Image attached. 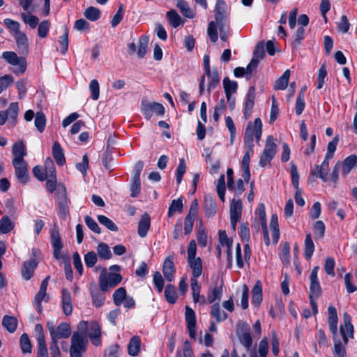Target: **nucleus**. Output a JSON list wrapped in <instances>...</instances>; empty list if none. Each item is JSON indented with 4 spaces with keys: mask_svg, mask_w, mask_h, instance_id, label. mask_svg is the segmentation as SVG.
<instances>
[{
    "mask_svg": "<svg viewBox=\"0 0 357 357\" xmlns=\"http://www.w3.org/2000/svg\"><path fill=\"white\" fill-rule=\"evenodd\" d=\"M226 7V3L223 0H217L215 7V19L220 31V39L223 41L227 40L229 31Z\"/></svg>",
    "mask_w": 357,
    "mask_h": 357,
    "instance_id": "f257e3e1",
    "label": "nucleus"
},
{
    "mask_svg": "<svg viewBox=\"0 0 357 357\" xmlns=\"http://www.w3.org/2000/svg\"><path fill=\"white\" fill-rule=\"evenodd\" d=\"M262 135V122L259 118L255 119L254 123L249 122L244 133L245 146L253 147L254 137L259 144Z\"/></svg>",
    "mask_w": 357,
    "mask_h": 357,
    "instance_id": "f03ea898",
    "label": "nucleus"
},
{
    "mask_svg": "<svg viewBox=\"0 0 357 357\" xmlns=\"http://www.w3.org/2000/svg\"><path fill=\"white\" fill-rule=\"evenodd\" d=\"M88 344L87 336L78 332H74L71 337L69 349L70 357H82Z\"/></svg>",
    "mask_w": 357,
    "mask_h": 357,
    "instance_id": "7ed1b4c3",
    "label": "nucleus"
},
{
    "mask_svg": "<svg viewBox=\"0 0 357 357\" xmlns=\"http://www.w3.org/2000/svg\"><path fill=\"white\" fill-rule=\"evenodd\" d=\"M277 147L274 137L272 135H268L266 139L265 146L260 155L259 161L260 167H265L271 164L277 153Z\"/></svg>",
    "mask_w": 357,
    "mask_h": 357,
    "instance_id": "20e7f679",
    "label": "nucleus"
},
{
    "mask_svg": "<svg viewBox=\"0 0 357 357\" xmlns=\"http://www.w3.org/2000/svg\"><path fill=\"white\" fill-rule=\"evenodd\" d=\"M141 109L144 117L150 119L153 114L158 116H163L165 114L164 106L158 102H149L146 99H143L141 102Z\"/></svg>",
    "mask_w": 357,
    "mask_h": 357,
    "instance_id": "39448f33",
    "label": "nucleus"
},
{
    "mask_svg": "<svg viewBox=\"0 0 357 357\" xmlns=\"http://www.w3.org/2000/svg\"><path fill=\"white\" fill-rule=\"evenodd\" d=\"M2 57L10 64L17 66L18 67L13 70L16 75L23 74L26 69V61L24 57H18L14 52H4Z\"/></svg>",
    "mask_w": 357,
    "mask_h": 357,
    "instance_id": "423d86ee",
    "label": "nucleus"
},
{
    "mask_svg": "<svg viewBox=\"0 0 357 357\" xmlns=\"http://www.w3.org/2000/svg\"><path fill=\"white\" fill-rule=\"evenodd\" d=\"M328 161L324 160L321 165H315L311 167L308 180L314 182L315 178H319L322 181L327 182L329 180L328 177Z\"/></svg>",
    "mask_w": 357,
    "mask_h": 357,
    "instance_id": "0eeeda50",
    "label": "nucleus"
},
{
    "mask_svg": "<svg viewBox=\"0 0 357 357\" xmlns=\"http://www.w3.org/2000/svg\"><path fill=\"white\" fill-rule=\"evenodd\" d=\"M122 280V276L119 273H109L107 276L100 274L99 278L100 288L102 291H107L110 288L118 285Z\"/></svg>",
    "mask_w": 357,
    "mask_h": 357,
    "instance_id": "6e6552de",
    "label": "nucleus"
},
{
    "mask_svg": "<svg viewBox=\"0 0 357 357\" xmlns=\"http://www.w3.org/2000/svg\"><path fill=\"white\" fill-rule=\"evenodd\" d=\"M15 169V174L17 180L22 184H26L29 181L28 164L25 160H13Z\"/></svg>",
    "mask_w": 357,
    "mask_h": 357,
    "instance_id": "1a4fd4ad",
    "label": "nucleus"
},
{
    "mask_svg": "<svg viewBox=\"0 0 357 357\" xmlns=\"http://www.w3.org/2000/svg\"><path fill=\"white\" fill-rule=\"evenodd\" d=\"M57 195L59 215L63 219H66L68 215V204L70 201L67 197L66 189L63 185L59 188Z\"/></svg>",
    "mask_w": 357,
    "mask_h": 357,
    "instance_id": "9d476101",
    "label": "nucleus"
},
{
    "mask_svg": "<svg viewBox=\"0 0 357 357\" xmlns=\"http://www.w3.org/2000/svg\"><path fill=\"white\" fill-rule=\"evenodd\" d=\"M237 334L240 342L248 350L252 344L249 325L245 323L239 324L238 325Z\"/></svg>",
    "mask_w": 357,
    "mask_h": 357,
    "instance_id": "9b49d317",
    "label": "nucleus"
},
{
    "mask_svg": "<svg viewBox=\"0 0 357 357\" xmlns=\"http://www.w3.org/2000/svg\"><path fill=\"white\" fill-rule=\"evenodd\" d=\"M321 290V287L319 284V280H310V305L312 310L313 314H317L318 313V306L316 302L317 298L319 296Z\"/></svg>",
    "mask_w": 357,
    "mask_h": 357,
    "instance_id": "f8f14e48",
    "label": "nucleus"
},
{
    "mask_svg": "<svg viewBox=\"0 0 357 357\" xmlns=\"http://www.w3.org/2000/svg\"><path fill=\"white\" fill-rule=\"evenodd\" d=\"M51 243L54 250V257L56 259H61V251L63 248V244L61 242L59 231L57 229H51Z\"/></svg>",
    "mask_w": 357,
    "mask_h": 357,
    "instance_id": "ddd939ff",
    "label": "nucleus"
},
{
    "mask_svg": "<svg viewBox=\"0 0 357 357\" xmlns=\"http://www.w3.org/2000/svg\"><path fill=\"white\" fill-rule=\"evenodd\" d=\"M245 152L243 157L241 166L243 169V177L246 182H248L250 177L249 164L250 157L254 153L253 147L245 146Z\"/></svg>",
    "mask_w": 357,
    "mask_h": 357,
    "instance_id": "4468645a",
    "label": "nucleus"
},
{
    "mask_svg": "<svg viewBox=\"0 0 357 357\" xmlns=\"http://www.w3.org/2000/svg\"><path fill=\"white\" fill-rule=\"evenodd\" d=\"M162 273L165 279L172 282L174 278L175 268L174 264V256H168L163 262Z\"/></svg>",
    "mask_w": 357,
    "mask_h": 357,
    "instance_id": "2eb2a0df",
    "label": "nucleus"
},
{
    "mask_svg": "<svg viewBox=\"0 0 357 357\" xmlns=\"http://www.w3.org/2000/svg\"><path fill=\"white\" fill-rule=\"evenodd\" d=\"M328 328L329 331L333 334V337H337V321L338 317L337 314L336 308L333 305H329L328 308Z\"/></svg>",
    "mask_w": 357,
    "mask_h": 357,
    "instance_id": "dca6fc26",
    "label": "nucleus"
},
{
    "mask_svg": "<svg viewBox=\"0 0 357 357\" xmlns=\"http://www.w3.org/2000/svg\"><path fill=\"white\" fill-rule=\"evenodd\" d=\"M255 98V90L254 86L249 88L246 95L245 108H244V116L245 119L250 118L251 116L252 110L254 106V101Z\"/></svg>",
    "mask_w": 357,
    "mask_h": 357,
    "instance_id": "f3484780",
    "label": "nucleus"
},
{
    "mask_svg": "<svg viewBox=\"0 0 357 357\" xmlns=\"http://www.w3.org/2000/svg\"><path fill=\"white\" fill-rule=\"evenodd\" d=\"M16 45L19 52L22 54H26L29 52V42L26 33L23 31L14 34Z\"/></svg>",
    "mask_w": 357,
    "mask_h": 357,
    "instance_id": "a211bd4d",
    "label": "nucleus"
},
{
    "mask_svg": "<svg viewBox=\"0 0 357 357\" xmlns=\"http://www.w3.org/2000/svg\"><path fill=\"white\" fill-rule=\"evenodd\" d=\"M38 265L36 259L31 258L26 261L22 268V275L24 280H29L33 276L34 270Z\"/></svg>",
    "mask_w": 357,
    "mask_h": 357,
    "instance_id": "6ab92c4d",
    "label": "nucleus"
},
{
    "mask_svg": "<svg viewBox=\"0 0 357 357\" xmlns=\"http://www.w3.org/2000/svg\"><path fill=\"white\" fill-rule=\"evenodd\" d=\"M190 268L192 270L191 278L197 280L202 274V261L200 257L188 259Z\"/></svg>",
    "mask_w": 357,
    "mask_h": 357,
    "instance_id": "aec40b11",
    "label": "nucleus"
},
{
    "mask_svg": "<svg viewBox=\"0 0 357 357\" xmlns=\"http://www.w3.org/2000/svg\"><path fill=\"white\" fill-rule=\"evenodd\" d=\"M71 332L72 331L70 324L66 322H62L56 328L54 331L55 335H54V337H55L56 340L66 339L70 337ZM51 338H53V337Z\"/></svg>",
    "mask_w": 357,
    "mask_h": 357,
    "instance_id": "412c9836",
    "label": "nucleus"
},
{
    "mask_svg": "<svg viewBox=\"0 0 357 357\" xmlns=\"http://www.w3.org/2000/svg\"><path fill=\"white\" fill-rule=\"evenodd\" d=\"M356 167H357V156L356 155H351L347 157L341 163L342 174L344 176L347 175Z\"/></svg>",
    "mask_w": 357,
    "mask_h": 357,
    "instance_id": "4be33fe9",
    "label": "nucleus"
},
{
    "mask_svg": "<svg viewBox=\"0 0 357 357\" xmlns=\"http://www.w3.org/2000/svg\"><path fill=\"white\" fill-rule=\"evenodd\" d=\"M204 75L208 78L207 91L210 93L212 90L215 89L220 84V78L216 69H213L209 73H204Z\"/></svg>",
    "mask_w": 357,
    "mask_h": 357,
    "instance_id": "5701e85b",
    "label": "nucleus"
},
{
    "mask_svg": "<svg viewBox=\"0 0 357 357\" xmlns=\"http://www.w3.org/2000/svg\"><path fill=\"white\" fill-rule=\"evenodd\" d=\"M12 153L14 156L13 160H23L24 157L27 155L26 146L22 141L17 142L13 145Z\"/></svg>",
    "mask_w": 357,
    "mask_h": 357,
    "instance_id": "b1692460",
    "label": "nucleus"
},
{
    "mask_svg": "<svg viewBox=\"0 0 357 357\" xmlns=\"http://www.w3.org/2000/svg\"><path fill=\"white\" fill-rule=\"evenodd\" d=\"M52 155L58 165L63 166L65 164L66 158L64 156L63 150L57 141L54 142L53 144Z\"/></svg>",
    "mask_w": 357,
    "mask_h": 357,
    "instance_id": "393cba45",
    "label": "nucleus"
},
{
    "mask_svg": "<svg viewBox=\"0 0 357 357\" xmlns=\"http://www.w3.org/2000/svg\"><path fill=\"white\" fill-rule=\"evenodd\" d=\"M103 292L101 289L99 290L96 286L91 288L92 303L96 307H100L104 304L105 296Z\"/></svg>",
    "mask_w": 357,
    "mask_h": 357,
    "instance_id": "a878e982",
    "label": "nucleus"
},
{
    "mask_svg": "<svg viewBox=\"0 0 357 357\" xmlns=\"http://www.w3.org/2000/svg\"><path fill=\"white\" fill-rule=\"evenodd\" d=\"M62 304L63 313L66 315L70 314L73 310L71 296L70 291L66 289L62 290Z\"/></svg>",
    "mask_w": 357,
    "mask_h": 357,
    "instance_id": "bb28decb",
    "label": "nucleus"
},
{
    "mask_svg": "<svg viewBox=\"0 0 357 357\" xmlns=\"http://www.w3.org/2000/svg\"><path fill=\"white\" fill-rule=\"evenodd\" d=\"M204 211L207 217H213L217 211V203L213 197H205Z\"/></svg>",
    "mask_w": 357,
    "mask_h": 357,
    "instance_id": "cd10ccee",
    "label": "nucleus"
},
{
    "mask_svg": "<svg viewBox=\"0 0 357 357\" xmlns=\"http://www.w3.org/2000/svg\"><path fill=\"white\" fill-rule=\"evenodd\" d=\"M222 84L227 100H230L231 93H236L237 90L238 84L236 81H231L227 77L224 78Z\"/></svg>",
    "mask_w": 357,
    "mask_h": 357,
    "instance_id": "c85d7f7f",
    "label": "nucleus"
},
{
    "mask_svg": "<svg viewBox=\"0 0 357 357\" xmlns=\"http://www.w3.org/2000/svg\"><path fill=\"white\" fill-rule=\"evenodd\" d=\"M262 301V287L260 281H257L252 289V304L258 306Z\"/></svg>",
    "mask_w": 357,
    "mask_h": 357,
    "instance_id": "c756f323",
    "label": "nucleus"
},
{
    "mask_svg": "<svg viewBox=\"0 0 357 357\" xmlns=\"http://www.w3.org/2000/svg\"><path fill=\"white\" fill-rule=\"evenodd\" d=\"M242 203L241 200L233 199L230 204V219L240 220L241 218Z\"/></svg>",
    "mask_w": 357,
    "mask_h": 357,
    "instance_id": "7c9ffc66",
    "label": "nucleus"
},
{
    "mask_svg": "<svg viewBox=\"0 0 357 357\" xmlns=\"http://www.w3.org/2000/svg\"><path fill=\"white\" fill-rule=\"evenodd\" d=\"M141 340L139 336H133L128 344V352L132 356L138 355L140 351Z\"/></svg>",
    "mask_w": 357,
    "mask_h": 357,
    "instance_id": "2f4dec72",
    "label": "nucleus"
},
{
    "mask_svg": "<svg viewBox=\"0 0 357 357\" xmlns=\"http://www.w3.org/2000/svg\"><path fill=\"white\" fill-rule=\"evenodd\" d=\"M151 219L149 215L144 214L138 224V234L140 237H145L150 228Z\"/></svg>",
    "mask_w": 357,
    "mask_h": 357,
    "instance_id": "473e14b6",
    "label": "nucleus"
},
{
    "mask_svg": "<svg viewBox=\"0 0 357 357\" xmlns=\"http://www.w3.org/2000/svg\"><path fill=\"white\" fill-rule=\"evenodd\" d=\"M149 41V38L147 36H142L139 37L137 51L138 58L142 59L146 55L148 50Z\"/></svg>",
    "mask_w": 357,
    "mask_h": 357,
    "instance_id": "72a5a7b5",
    "label": "nucleus"
},
{
    "mask_svg": "<svg viewBox=\"0 0 357 357\" xmlns=\"http://www.w3.org/2000/svg\"><path fill=\"white\" fill-rule=\"evenodd\" d=\"M314 251V244L310 234H307L305 236L304 243V255L306 259L309 260L311 259L313 252Z\"/></svg>",
    "mask_w": 357,
    "mask_h": 357,
    "instance_id": "f704fd0d",
    "label": "nucleus"
},
{
    "mask_svg": "<svg viewBox=\"0 0 357 357\" xmlns=\"http://www.w3.org/2000/svg\"><path fill=\"white\" fill-rule=\"evenodd\" d=\"M344 324L340 326V333H342V328L344 334L348 335L350 337H353L354 335V326L351 324V317L345 312L344 314Z\"/></svg>",
    "mask_w": 357,
    "mask_h": 357,
    "instance_id": "c9c22d12",
    "label": "nucleus"
},
{
    "mask_svg": "<svg viewBox=\"0 0 357 357\" xmlns=\"http://www.w3.org/2000/svg\"><path fill=\"white\" fill-rule=\"evenodd\" d=\"M270 228L272 231L273 241L274 243H277L280 237V231L278 227V219L276 214L271 215Z\"/></svg>",
    "mask_w": 357,
    "mask_h": 357,
    "instance_id": "e433bc0d",
    "label": "nucleus"
},
{
    "mask_svg": "<svg viewBox=\"0 0 357 357\" xmlns=\"http://www.w3.org/2000/svg\"><path fill=\"white\" fill-rule=\"evenodd\" d=\"M211 315L215 319L217 322L225 321L227 318V314L220 310V305L214 303L211 310Z\"/></svg>",
    "mask_w": 357,
    "mask_h": 357,
    "instance_id": "4c0bfd02",
    "label": "nucleus"
},
{
    "mask_svg": "<svg viewBox=\"0 0 357 357\" xmlns=\"http://www.w3.org/2000/svg\"><path fill=\"white\" fill-rule=\"evenodd\" d=\"M2 325L8 331L13 333L17 328V321L14 317L5 315L2 319Z\"/></svg>",
    "mask_w": 357,
    "mask_h": 357,
    "instance_id": "58836bf2",
    "label": "nucleus"
},
{
    "mask_svg": "<svg viewBox=\"0 0 357 357\" xmlns=\"http://www.w3.org/2000/svg\"><path fill=\"white\" fill-rule=\"evenodd\" d=\"M290 77V70H286L282 75L279 77L275 84V89L278 90H284L287 88Z\"/></svg>",
    "mask_w": 357,
    "mask_h": 357,
    "instance_id": "ea45409f",
    "label": "nucleus"
},
{
    "mask_svg": "<svg viewBox=\"0 0 357 357\" xmlns=\"http://www.w3.org/2000/svg\"><path fill=\"white\" fill-rule=\"evenodd\" d=\"M222 291V284H221L219 287L215 286L210 289V291L207 296V302L208 303H213L216 300L220 301Z\"/></svg>",
    "mask_w": 357,
    "mask_h": 357,
    "instance_id": "a19ab883",
    "label": "nucleus"
},
{
    "mask_svg": "<svg viewBox=\"0 0 357 357\" xmlns=\"http://www.w3.org/2000/svg\"><path fill=\"white\" fill-rule=\"evenodd\" d=\"M36 340L38 342L37 357H48V351L45 337H43L42 335H40L36 337Z\"/></svg>",
    "mask_w": 357,
    "mask_h": 357,
    "instance_id": "79ce46f5",
    "label": "nucleus"
},
{
    "mask_svg": "<svg viewBox=\"0 0 357 357\" xmlns=\"http://www.w3.org/2000/svg\"><path fill=\"white\" fill-rule=\"evenodd\" d=\"M126 290L124 287L118 288L113 294V301L116 306H120L127 297Z\"/></svg>",
    "mask_w": 357,
    "mask_h": 357,
    "instance_id": "37998d69",
    "label": "nucleus"
},
{
    "mask_svg": "<svg viewBox=\"0 0 357 357\" xmlns=\"http://www.w3.org/2000/svg\"><path fill=\"white\" fill-rule=\"evenodd\" d=\"M100 10L98 8L90 6L87 8L84 13V17L90 21H96L100 17Z\"/></svg>",
    "mask_w": 357,
    "mask_h": 357,
    "instance_id": "c03bdc74",
    "label": "nucleus"
},
{
    "mask_svg": "<svg viewBox=\"0 0 357 357\" xmlns=\"http://www.w3.org/2000/svg\"><path fill=\"white\" fill-rule=\"evenodd\" d=\"M165 297L169 303H175L177 300V294L174 286L167 284L165 289Z\"/></svg>",
    "mask_w": 357,
    "mask_h": 357,
    "instance_id": "a18cd8bd",
    "label": "nucleus"
},
{
    "mask_svg": "<svg viewBox=\"0 0 357 357\" xmlns=\"http://www.w3.org/2000/svg\"><path fill=\"white\" fill-rule=\"evenodd\" d=\"M167 17L172 26L178 27L182 23V19L174 10H171L167 13Z\"/></svg>",
    "mask_w": 357,
    "mask_h": 357,
    "instance_id": "49530a36",
    "label": "nucleus"
},
{
    "mask_svg": "<svg viewBox=\"0 0 357 357\" xmlns=\"http://www.w3.org/2000/svg\"><path fill=\"white\" fill-rule=\"evenodd\" d=\"M97 252L98 256L103 259H109L112 256L109 246L105 243H100L98 244L97 247Z\"/></svg>",
    "mask_w": 357,
    "mask_h": 357,
    "instance_id": "de8ad7c7",
    "label": "nucleus"
},
{
    "mask_svg": "<svg viewBox=\"0 0 357 357\" xmlns=\"http://www.w3.org/2000/svg\"><path fill=\"white\" fill-rule=\"evenodd\" d=\"M334 350L333 354L335 357H347L346 350L342 345L340 340L337 337H333Z\"/></svg>",
    "mask_w": 357,
    "mask_h": 357,
    "instance_id": "09e8293b",
    "label": "nucleus"
},
{
    "mask_svg": "<svg viewBox=\"0 0 357 357\" xmlns=\"http://www.w3.org/2000/svg\"><path fill=\"white\" fill-rule=\"evenodd\" d=\"M183 207V204L181 198L172 200L168 209V216L172 217L176 212L181 213Z\"/></svg>",
    "mask_w": 357,
    "mask_h": 357,
    "instance_id": "8fccbe9b",
    "label": "nucleus"
},
{
    "mask_svg": "<svg viewBox=\"0 0 357 357\" xmlns=\"http://www.w3.org/2000/svg\"><path fill=\"white\" fill-rule=\"evenodd\" d=\"M18 103L15 102L10 103L7 110L4 111L7 114L8 119L10 121H13V124H15V121L17 119L18 115Z\"/></svg>",
    "mask_w": 357,
    "mask_h": 357,
    "instance_id": "3c124183",
    "label": "nucleus"
},
{
    "mask_svg": "<svg viewBox=\"0 0 357 357\" xmlns=\"http://www.w3.org/2000/svg\"><path fill=\"white\" fill-rule=\"evenodd\" d=\"M14 227V224L8 216H3L0 220V231L2 234L10 232Z\"/></svg>",
    "mask_w": 357,
    "mask_h": 357,
    "instance_id": "603ef678",
    "label": "nucleus"
},
{
    "mask_svg": "<svg viewBox=\"0 0 357 357\" xmlns=\"http://www.w3.org/2000/svg\"><path fill=\"white\" fill-rule=\"evenodd\" d=\"M98 220L101 225H104L110 231H116L118 230V227L114 224V222L105 215H98Z\"/></svg>",
    "mask_w": 357,
    "mask_h": 357,
    "instance_id": "864d4df0",
    "label": "nucleus"
},
{
    "mask_svg": "<svg viewBox=\"0 0 357 357\" xmlns=\"http://www.w3.org/2000/svg\"><path fill=\"white\" fill-rule=\"evenodd\" d=\"M176 6L179 8L181 13L188 18H193L194 13L188 6V3L183 1L180 0L177 2Z\"/></svg>",
    "mask_w": 357,
    "mask_h": 357,
    "instance_id": "5fc2aeb1",
    "label": "nucleus"
},
{
    "mask_svg": "<svg viewBox=\"0 0 357 357\" xmlns=\"http://www.w3.org/2000/svg\"><path fill=\"white\" fill-rule=\"evenodd\" d=\"M190 285H191V289H192V298L193 301L196 303L198 302L200 298V289L201 286L199 284L197 280L195 278H190Z\"/></svg>",
    "mask_w": 357,
    "mask_h": 357,
    "instance_id": "6e6d98bb",
    "label": "nucleus"
},
{
    "mask_svg": "<svg viewBox=\"0 0 357 357\" xmlns=\"http://www.w3.org/2000/svg\"><path fill=\"white\" fill-rule=\"evenodd\" d=\"M20 347L23 353H31L32 346L26 333H23L20 337Z\"/></svg>",
    "mask_w": 357,
    "mask_h": 357,
    "instance_id": "4d7b16f0",
    "label": "nucleus"
},
{
    "mask_svg": "<svg viewBox=\"0 0 357 357\" xmlns=\"http://www.w3.org/2000/svg\"><path fill=\"white\" fill-rule=\"evenodd\" d=\"M34 124L40 132L44 130L46 124V118L43 112H37L36 114Z\"/></svg>",
    "mask_w": 357,
    "mask_h": 357,
    "instance_id": "13d9d810",
    "label": "nucleus"
},
{
    "mask_svg": "<svg viewBox=\"0 0 357 357\" xmlns=\"http://www.w3.org/2000/svg\"><path fill=\"white\" fill-rule=\"evenodd\" d=\"M3 24L14 34H17L20 31V24L12 19L6 18L3 20Z\"/></svg>",
    "mask_w": 357,
    "mask_h": 357,
    "instance_id": "bf43d9fd",
    "label": "nucleus"
},
{
    "mask_svg": "<svg viewBox=\"0 0 357 357\" xmlns=\"http://www.w3.org/2000/svg\"><path fill=\"white\" fill-rule=\"evenodd\" d=\"M21 16L23 22L31 29H35L38 24L39 19L35 15L22 13Z\"/></svg>",
    "mask_w": 357,
    "mask_h": 357,
    "instance_id": "052dcab7",
    "label": "nucleus"
},
{
    "mask_svg": "<svg viewBox=\"0 0 357 357\" xmlns=\"http://www.w3.org/2000/svg\"><path fill=\"white\" fill-rule=\"evenodd\" d=\"M217 26L218 24L216 21H211L207 29L208 36L210 38L211 41L213 43H215L218 38Z\"/></svg>",
    "mask_w": 357,
    "mask_h": 357,
    "instance_id": "680f3d73",
    "label": "nucleus"
},
{
    "mask_svg": "<svg viewBox=\"0 0 357 357\" xmlns=\"http://www.w3.org/2000/svg\"><path fill=\"white\" fill-rule=\"evenodd\" d=\"M185 317L187 326L193 327V326H196L195 313L189 306L185 307Z\"/></svg>",
    "mask_w": 357,
    "mask_h": 357,
    "instance_id": "e2e57ef3",
    "label": "nucleus"
},
{
    "mask_svg": "<svg viewBox=\"0 0 357 357\" xmlns=\"http://www.w3.org/2000/svg\"><path fill=\"white\" fill-rule=\"evenodd\" d=\"M50 28V23L48 20H43L38 27V35L41 38H45L47 36Z\"/></svg>",
    "mask_w": 357,
    "mask_h": 357,
    "instance_id": "0e129e2a",
    "label": "nucleus"
},
{
    "mask_svg": "<svg viewBox=\"0 0 357 357\" xmlns=\"http://www.w3.org/2000/svg\"><path fill=\"white\" fill-rule=\"evenodd\" d=\"M102 165L109 172L114 169V166L115 165V161L112 158V155L109 152L104 153L102 155Z\"/></svg>",
    "mask_w": 357,
    "mask_h": 357,
    "instance_id": "69168bd1",
    "label": "nucleus"
},
{
    "mask_svg": "<svg viewBox=\"0 0 357 357\" xmlns=\"http://www.w3.org/2000/svg\"><path fill=\"white\" fill-rule=\"evenodd\" d=\"M327 75L326 66L325 63H323L319 69L317 75V89H320L323 87L324 84V79Z\"/></svg>",
    "mask_w": 357,
    "mask_h": 357,
    "instance_id": "338daca9",
    "label": "nucleus"
},
{
    "mask_svg": "<svg viewBox=\"0 0 357 357\" xmlns=\"http://www.w3.org/2000/svg\"><path fill=\"white\" fill-rule=\"evenodd\" d=\"M186 171V165L184 158H181L179 160V164L176 168V182L177 184H180L183 174L185 173Z\"/></svg>",
    "mask_w": 357,
    "mask_h": 357,
    "instance_id": "774afa93",
    "label": "nucleus"
}]
</instances>
